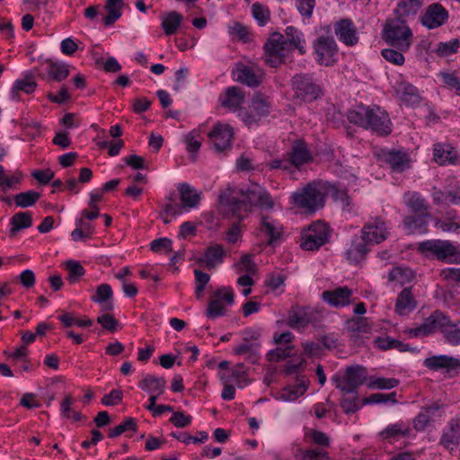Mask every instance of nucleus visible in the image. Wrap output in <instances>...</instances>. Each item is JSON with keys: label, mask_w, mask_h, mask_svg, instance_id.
<instances>
[{"label": "nucleus", "mask_w": 460, "mask_h": 460, "mask_svg": "<svg viewBox=\"0 0 460 460\" xmlns=\"http://www.w3.org/2000/svg\"><path fill=\"white\" fill-rule=\"evenodd\" d=\"M402 100L407 104L415 105L420 103V96L418 93L417 88L410 84L402 86Z\"/></svg>", "instance_id": "4d7b16f0"}, {"label": "nucleus", "mask_w": 460, "mask_h": 460, "mask_svg": "<svg viewBox=\"0 0 460 460\" xmlns=\"http://www.w3.org/2000/svg\"><path fill=\"white\" fill-rule=\"evenodd\" d=\"M97 323L102 326L103 329L111 332H115L119 325L117 319L111 314H102L97 317Z\"/></svg>", "instance_id": "69168bd1"}, {"label": "nucleus", "mask_w": 460, "mask_h": 460, "mask_svg": "<svg viewBox=\"0 0 460 460\" xmlns=\"http://www.w3.org/2000/svg\"><path fill=\"white\" fill-rule=\"evenodd\" d=\"M439 444L452 452L460 444V419H452L444 429Z\"/></svg>", "instance_id": "6ab92c4d"}, {"label": "nucleus", "mask_w": 460, "mask_h": 460, "mask_svg": "<svg viewBox=\"0 0 460 460\" xmlns=\"http://www.w3.org/2000/svg\"><path fill=\"white\" fill-rule=\"evenodd\" d=\"M330 235V227L325 223L314 222L302 232L300 246L305 251H316L329 241Z\"/></svg>", "instance_id": "0eeeda50"}, {"label": "nucleus", "mask_w": 460, "mask_h": 460, "mask_svg": "<svg viewBox=\"0 0 460 460\" xmlns=\"http://www.w3.org/2000/svg\"><path fill=\"white\" fill-rule=\"evenodd\" d=\"M296 354V350L292 346H287L286 348H277L270 350L267 357L270 361H280L287 358H290Z\"/></svg>", "instance_id": "bf43d9fd"}, {"label": "nucleus", "mask_w": 460, "mask_h": 460, "mask_svg": "<svg viewBox=\"0 0 460 460\" xmlns=\"http://www.w3.org/2000/svg\"><path fill=\"white\" fill-rule=\"evenodd\" d=\"M287 155L293 169H299L302 165L313 161V155L306 143L303 140L294 142L290 152Z\"/></svg>", "instance_id": "a211bd4d"}, {"label": "nucleus", "mask_w": 460, "mask_h": 460, "mask_svg": "<svg viewBox=\"0 0 460 460\" xmlns=\"http://www.w3.org/2000/svg\"><path fill=\"white\" fill-rule=\"evenodd\" d=\"M315 60L321 66H330L335 62L338 52L337 44L333 38L321 36L314 42Z\"/></svg>", "instance_id": "9d476101"}, {"label": "nucleus", "mask_w": 460, "mask_h": 460, "mask_svg": "<svg viewBox=\"0 0 460 460\" xmlns=\"http://www.w3.org/2000/svg\"><path fill=\"white\" fill-rule=\"evenodd\" d=\"M423 364L426 367L434 371L443 368L449 370L460 367V359L446 355H438L425 358Z\"/></svg>", "instance_id": "bb28decb"}, {"label": "nucleus", "mask_w": 460, "mask_h": 460, "mask_svg": "<svg viewBox=\"0 0 460 460\" xmlns=\"http://www.w3.org/2000/svg\"><path fill=\"white\" fill-rule=\"evenodd\" d=\"M245 367L244 365L240 363L235 366L234 368L231 370L230 375L223 374L220 378L226 379V382H233L238 387L243 388L247 385V382L244 379L245 376Z\"/></svg>", "instance_id": "de8ad7c7"}, {"label": "nucleus", "mask_w": 460, "mask_h": 460, "mask_svg": "<svg viewBox=\"0 0 460 460\" xmlns=\"http://www.w3.org/2000/svg\"><path fill=\"white\" fill-rule=\"evenodd\" d=\"M182 21V16L176 11H171L165 13L162 18V28L167 36L177 32Z\"/></svg>", "instance_id": "37998d69"}, {"label": "nucleus", "mask_w": 460, "mask_h": 460, "mask_svg": "<svg viewBox=\"0 0 460 460\" xmlns=\"http://www.w3.org/2000/svg\"><path fill=\"white\" fill-rule=\"evenodd\" d=\"M435 226L443 232H456L460 229V221H454V217H445L437 220Z\"/></svg>", "instance_id": "338daca9"}, {"label": "nucleus", "mask_w": 460, "mask_h": 460, "mask_svg": "<svg viewBox=\"0 0 460 460\" xmlns=\"http://www.w3.org/2000/svg\"><path fill=\"white\" fill-rule=\"evenodd\" d=\"M367 379V369L361 366L349 367L343 377H333L336 388L341 392H356Z\"/></svg>", "instance_id": "1a4fd4ad"}, {"label": "nucleus", "mask_w": 460, "mask_h": 460, "mask_svg": "<svg viewBox=\"0 0 460 460\" xmlns=\"http://www.w3.org/2000/svg\"><path fill=\"white\" fill-rule=\"evenodd\" d=\"M252 15L261 26L266 24L270 18V13L267 7L260 3H255L252 6Z\"/></svg>", "instance_id": "0e129e2a"}, {"label": "nucleus", "mask_w": 460, "mask_h": 460, "mask_svg": "<svg viewBox=\"0 0 460 460\" xmlns=\"http://www.w3.org/2000/svg\"><path fill=\"white\" fill-rule=\"evenodd\" d=\"M180 199L181 201V209L190 210L199 206L200 201V193L186 182L178 185Z\"/></svg>", "instance_id": "a878e982"}, {"label": "nucleus", "mask_w": 460, "mask_h": 460, "mask_svg": "<svg viewBox=\"0 0 460 460\" xmlns=\"http://www.w3.org/2000/svg\"><path fill=\"white\" fill-rule=\"evenodd\" d=\"M434 160L440 165L446 163L453 164L456 160V152L450 145L437 143L433 147Z\"/></svg>", "instance_id": "f704fd0d"}, {"label": "nucleus", "mask_w": 460, "mask_h": 460, "mask_svg": "<svg viewBox=\"0 0 460 460\" xmlns=\"http://www.w3.org/2000/svg\"><path fill=\"white\" fill-rule=\"evenodd\" d=\"M405 205L414 214L424 213L428 214L429 205L425 199L417 192H408L404 195Z\"/></svg>", "instance_id": "79ce46f5"}, {"label": "nucleus", "mask_w": 460, "mask_h": 460, "mask_svg": "<svg viewBox=\"0 0 460 460\" xmlns=\"http://www.w3.org/2000/svg\"><path fill=\"white\" fill-rule=\"evenodd\" d=\"M316 314L310 306L293 308L288 314V324L292 328H305L316 320Z\"/></svg>", "instance_id": "f3484780"}, {"label": "nucleus", "mask_w": 460, "mask_h": 460, "mask_svg": "<svg viewBox=\"0 0 460 460\" xmlns=\"http://www.w3.org/2000/svg\"><path fill=\"white\" fill-rule=\"evenodd\" d=\"M248 336L243 337V342L234 348L236 355H247V358L251 363L254 364L259 360V349L261 344L259 341H249Z\"/></svg>", "instance_id": "473e14b6"}, {"label": "nucleus", "mask_w": 460, "mask_h": 460, "mask_svg": "<svg viewBox=\"0 0 460 460\" xmlns=\"http://www.w3.org/2000/svg\"><path fill=\"white\" fill-rule=\"evenodd\" d=\"M397 403L396 392L389 394L376 393L364 398L363 404Z\"/></svg>", "instance_id": "603ef678"}, {"label": "nucleus", "mask_w": 460, "mask_h": 460, "mask_svg": "<svg viewBox=\"0 0 460 460\" xmlns=\"http://www.w3.org/2000/svg\"><path fill=\"white\" fill-rule=\"evenodd\" d=\"M260 233L267 237V244L274 245L282 235V226L271 217H261Z\"/></svg>", "instance_id": "4be33fe9"}, {"label": "nucleus", "mask_w": 460, "mask_h": 460, "mask_svg": "<svg viewBox=\"0 0 460 460\" xmlns=\"http://www.w3.org/2000/svg\"><path fill=\"white\" fill-rule=\"evenodd\" d=\"M292 200L298 208L305 209L306 212L314 213L324 206L323 188L316 182L308 183L300 191L292 194Z\"/></svg>", "instance_id": "39448f33"}, {"label": "nucleus", "mask_w": 460, "mask_h": 460, "mask_svg": "<svg viewBox=\"0 0 460 460\" xmlns=\"http://www.w3.org/2000/svg\"><path fill=\"white\" fill-rule=\"evenodd\" d=\"M439 77L442 82L450 89L460 91V78L455 73L441 72Z\"/></svg>", "instance_id": "774afa93"}, {"label": "nucleus", "mask_w": 460, "mask_h": 460, "mask_svg": "<svg viewBox=\"0 0 460 460\" xmlns=\"http://www.w3.org/2000/svg\"><path fill=\"white\" fill-rule=\"evenodd\" d=\"M322 299L332 307H344L354 303L353 291L348 287H339L322 293Z\"/></svg>", "instance_id": "dca6fc26"}, {"label": "nucleus", "mask_w": 460, "mask_h": 460, "mask_svg": "<svg viewBox=\"0 0 460 460\" xmlns=\"http://www.w3.org/2000/svg\"><path fill=\"white\" fill-rule=\"evenodd\" d=\"M411 428L409 425L399 421L397 423L387 426L380 432V436L384 439H398L400 438H408L411 434Z\"/></svg>", "instance_id": "4c0bfd02"}, {"label": "nucleus", "mask_w": 460, "mask_h": 460, "mask_svg": "<svg viewBox=\"0 0 460 460\" xmlns=\"http://www.w3.org/2000/svg\"><path fill=\"white\" fill-rule=\"evenodd\" d=\"M286 49H288V41L285 40V37L279 32L272 33L270 38L264 44L266 55L285 56Z\"/></svg>", "instance_id": "c9c22d12"}, {"label": "nucleus", "mask_w": 460, "mask_h": 460, "mask_svg": "<svg viewBox=\"0 0 460 460\" xmlns=\"http://www.w3.org/2000/svg\"><path fill=\"white\" fill-rule=\"evenodd\" d=\"M291 85L296 97L304 101L312 102L323 95L320 81L314 78V74H296L292 77Z\"/></svg>", "instance_id": "423d86ee"}, {"label": "nucleus", "mask_w": 460, "mask_h": 460, "mask_svg": "<svg viewBox=\"0 0 460 460\" xmlns=\"http://www.w3.org/2000/svg\"><path fill=\"white\" fill-rule=\"evenodd\" d=\"M65 265L68 271L67 279L70 283L77 282L85 273L84 267L76 261H67Z\"/></svg>", "instance_id": "5fc2aeb1"}, {"label": "nucleus", "mask_w": 460, "mask_h": 460, "mask_svg": "<svg viewBox=\"0 0 460 460\" xmlns=\"http://www.w3.org/2000/svg\"><path fill=\"white\" fill-rule=\"evenodd\" d=\"M137 425L135 419L128 417L124 420V422L110 429L109 437L117 438L128 430L135 431L137 430Z\"/></svg>", "instance_id": "052dcab7"}, {"label": "nucleus", "mask_w": 460, "mask_h": 460, "mask_svg": "<svg viewBox=\"0 0 460 460\" xmlns=\"http://www.w3.org/2000/svg\"><path fill=\"white\" fill-rule=\"evenodd\" d=\"M112 289L109 284L103 283L97 287L95 295L91 297L92 301L101 305L103 312L113 310Z\"/></svg>", "instance_id": "c756f323"}, {"label": "nucleus", "mask_w": 460, "mask_h": 460, "mask_svg": "<svg viewBox=\"0 0 460 460\" xmlns=\"http://www.w3.org/2000/svg\"><path fill=\"white\" fill-rule=\"evenodd\" d=\"M285 32V40L288 41V49H298L300 54L305 53L303 33L294 26H288Z\"/></svg>", "instance_id": "ea45409f"}, {"label": "nucleus", "mask_w": 460, "mask_h": 460, "mask_svg": "<svg viewBox=\"0 0 460 460\" xmlns=\"http://www.w3.org/2000/svg\"><path fill=\"white\" fill-rule=\"evenodd\" d=\"M399 385V380L396 378L388 377H376L370 380L367 384L370 389H392Z\"/></svg>", "instance_id": "13d9d810"}, {"label": "nucleus", "mask_w": 460, "mask_h": 460, "mask_svg": "<svg viewBox=\"0 0 460 460\" xmlns=\"http://www.w3.org/2000/svg\"><path fill=\"white\" fill-rule=\"evenodd\" d=\"M208 137L214 149L217 152H223L231 147L234 132L229 125L217 122L208 134Z\"/></svg>", "instance_id": "2eb2a0df"}, {"label": "nucleus", "mask_w": 460, "mask_h": 460, "mask_svg": "<svg viewBox=\"0 0 460 460\" xmlns=\"http://www.w3.org/2000/svg\"><path fill=\"white\" fill-rule=\"evenodd\" d=\"M226 257V251L220 244L208 246L203 255L199 258V263L206 266L208 270H213L221 264Z\"/></svg>", "instance_id": "393cba45"}, {"label": "nucleus", "mask_w": 460, "mask_h": 460, "mask_svg": "<svg viewBox=\"0 0 460 460\" xmlns=\"http://www.w3.org/2000/svg\"><path fill=\"white\" fill-rule=\"evenodd\" d=\"M34 72L41 79L59 83L69 75V66L63 61L46 59L34 67Z\"/></svg>", "instance_id": "6e6552de"}, {"label": "nucleus", "mask_w": 460, "mask_h": 460, "mask_svg": "<svg viewBox=\"0 0 460 460\" xmlns=\"http://www.w3.org/2000/svg\"><path fill=\"white\" fill-rule=\"evenodd\" d=\"M419 251L441 261L460 263V249L448 240L433 239L419 243Z\"/></svg>", "instance_id": "20e7f679"}, {"label": "nucleus", "mask_w": 460, "mask_h": 460, "mask_svg": "<svg viewBox=\"0 0 460 460\" xmlns=\"http://www.w3.org/2000/svg\"><path fill=\"white\" fill-rule=\"evenodd\" d=\"M234 79L249 87H257L262 80V73L259 68L240 65L233 71Z\"/></svg>", "instance_id": "aec40b11"}, {"label": "nucleus", "mask_w": 460, "mask_h": 460, "mask_svg": "<svg viewBox=\"0 0 460 460\" xmlns=\"http://www.w3.org/2000/svg\"><path fill=\"white\" fill-rule=\"evenodd\" d=\"M429 217V213H417L415 215H410L404 217L403 226L407 230L408 234L414 233H425L427 227V218Z\"/></svg>", "instance_id": "7c9ffc66"}, {"label": "nucleus", "mask_w": 460, "mask_h": 460, "mask_svg": "<svg viewBox=\"0 0 460 460\" xmlns=\"http://www.w3.org/2000/svg\"><path fill=\"white\" fill-rule=\"evenodd\" d=\"M384 40L401 51H407L412 43V31L400 17L388 20L382 31Z\"/></svg>", "instance_id": "7ed1b4c3"}, {"label": "nucleus", "mask_w": 460, "mask_h": 460, "mask_svg": "<svg viewBox=\"0 0 460 460\" xmlns=\"http://www.w3.org/2000/svg\"><path fill=\"white\" fill-rule=\"evenodd\" d=\"M414 278L413 272L407 268L395 267L390 270L388 274V280L391 282H398L400 285H403L410 282Z\"/></svg>", "instance_id": "09e8293b"}, {"label": "nucleus", "mask_w": 460, "mask_h": 460, "mask_svg": "<svg viewBox=\"0 0 460 460\" xmlns=\"http://www.w3.org/2000/svg\"><path fill=\"white\" fill-rule=\"evenodd\" d=\"M243 92L237 86H230L226 89L225 96H221L219 101L221 105L232 111H236L244 101Z\"/></svg>", "instance_id": "c85d7f7f"}, {"label": "nucleus", "mask_w": 460, "mask_h": 460, "mask_svg": "<svg viewBox=\"0 0 460 460\" xmlns=\"http://www.w3.org/2000/svg\"><path fill=\"white\" fill-rule=\"evenodd\" d=\"M376 155L379 162L388 165L395 172H402L411 168V158L404 151L381 149Z\"/></svg>", "instance_id": "9b49d317"}, {"label": "nucleus", "mask_w": 460, "mask_h": 460, "mask_svg": "<svg viewBox=\"0 0 460 460\" xmlns=\"http://www.w3.org/2000/svg\"><path fill=\"white\" fill-rule=\"evenodd\" d=\"M417 307L411 288H404L398 295L395 302V312L400 315H408Z\"/></svg>", "instance_id": "cd10ccee"}, {"label": "nucleus", "mask_w": 460, "mask_h": 460, "mask_svg": "<svg viewBox=\"0 0 460 460\" xmlns=\"http://www.w3.org/2000/svg\"><path fill=\"white\" fill-rule=\"evenodd\" d=\"M200 132L201 127L191 130L184 136V142L187 145V151L192 155H195L201 146Z\"/></svg>", "instance_id": "3c124183"}, {"label": "nucleus", "mask_w": 460, "mask_h": 460, "mask_svg": "<svg viewBox=\"0 0 460 460\" xmlns=\"http://www.w3.org/2000/svg\"><path fill=\"white\" fill-rule=\"evenodd\" d=\"M33 220L30 212H18L10 218L9 236L13 238L16 234L26 228L32 226Z\"/></svg>", "instance_id": "2f4dec72"}, {"label": "nucleus", "mask_w": 460, "mask_h": 460, "mask_svg": "<svg viewBox=\"0 0 460 460\" xmlns=\"http://www.w3.org/2000/svg\"><path fill=\"white\" fill-rule=\"evenodd\" d=\"M165 379L153 375H146L140 382L139 387L150 394L161 395L164 392Z\"/></svg>", "instance_id": "72a5a7b5"}, {"label": "nucleus", "mask_w": 460, "mask_h": 460, "mask_svg": "<svg viewBox=\"0 0 460 460\" xmlns=\"http://www.w3.org/2000/svg\"><path fill=\"white\" fill-rule=\"evenodd\" d=\"M451 322L450 317L440 310H435L429 317L423 321V329L427 335H430L438 331L444 335V331L447 329Z\"/></svg>", "instance_id": "412c9836"}, {"label": "nucleus", "mask_w": 460, "mask_h": 460, "mask_svg": "<svg viewBox=\"0 0 460 460\" xmlns=\"http://www.w3.org/2000/svg\"><path fill=\"white\" fill-rule=\"evenodd\" d=\"M252 112L255 113L258 119L266 117L270 114L271 109L270 101L261 94H257L252 98L251 104Z\"/></svg>", "instance_id": "49530a36"}, {"label": "nucleus", "mask_w": 460, "mask_h": 460, "mask_svg": "<svg viewBox=\"0 0 460 460\" xmlns=\"http://www.w3.org/2000/svg\"><path fill=\"white\" fill-rule=\"evenodd\" d=\"M347 118L350 123L371 129L379 136H388L392 132L389 115L378 106L358 105L348 111Z\"/></svg>", "instance_id": "f03ea898"}, {"label": "nucleus", "mask_w": 460, "mask_h": 460, "mask_svg": "<svg viewBox=\"0 0 460 460\" xmlns=\"http://www.w3.org/2000/svg\"><path fill=\"white\" fill-rule=\"evenodd\" d=\"M306 392V387L304 385H296V387L284 388L278 397L284 402L296 401L299 396L303 395Z\"/></svg>", "instance_id": "6e6d98bb"}, {"label": "nucleus", "mask_w": 460, "mask_h": 460, "mask_svg": "<svg viewBox=\"0 0 460 460\" xmlns=\"http://www.w3.org/2000/svg\"><path fill=\"white\" fill-rule=\"evenodd\" d=\"M35 75H37V73L34 72L33 68L30 74L25 75L23 79L16 80L12 87V98L15 99L20 91H22L27 94L33 93L37 87V84L34 81Z\"/></svg>", "instance_id": "e433bc0d"}, {"label": "nucleus", "mask_w": 460, "mask_h": 460, "mask_svg": "<svg viewBox=\"0 0 460 460\" xmlns=\"http://www.w3.org/2000/svg\"><path fill=\"white\" fill-rule=\"evenodd\" d=\"M448 11L439 3L429 4L420 16L421 24L429 30L438 28L448 20Z\"/></svg>", "instance_id": "4468645a"}, {"label": "nucleus", "mask_w": 460, "mask_h": 460, "mask_svg": "<svg viewBox=\"0 0 460 460\" xmlns=\"http://www.w3.org/2000/svg\"><path fill=\"white\" fill-rule=\"evenodd\" d=\"M402 52L398 49H385L381 51V55L386 61L396 66H402L405 60Z\"/></svg>", "instance_id": "680f3d73"}, {"label": "nucleus", "mask_w": 460, "mask_h": 460, "mask_svg": "<svg viewBox=\"0 0 460 460\" xmlns=\"http://www.w3.org/2000/svg\"><path fill=\"white\" fill-rule=\"evenodd\" d=\"M334 31L338 39L348 46H353L358 41L354 23L349 19H343L337 22Z\"/></svg>", "instance_id": "b1692460"}, {"label": "nucleus", "mask_w": 460, "mask_h": 460, "mask_svg": "<svg viewBox=\"0 0 460 460\" xmlns=\"http://www.w3.org/2000/svg\"><path fill=\"white\" fill-rule=\"evenodd\" d=\"M423 4V0H400L394 10L397 17L403 19V17L415 16L420 10Z\"/></svg>", "instance_id": "58836bf2"}, {"label": "nucleus", "mask_w": 460, "mask_h": 460, "mask_svg": "<svg viewBox=\"0 0 460 460\" xmlns=\"http://www.w3.org/2000/svg\"><path fill=\"white\" fill-rule=\"evenodd\" d=\"M234 294L230 288H222L214 292V299L208 302L206 315L209 319H216L226 314V309L222 302L226 305H233Z\"/></svg>", "instance_id": "f8f14e48"}, {"label": "nucleus", "mask_w": 460, "mask_h": 460, "mask_svg": "<svg viewBox=\"0 0 460 460\" xmlns=\"http://www.w3.org/2000/svg\"><path fill=\"white\" fill-rule=\"evenodd\" d=\"M361 234L371 244H378L386 240L389 235L386 222L381 217H371L363 226Z\"/></svg>", "instance_id": "ddd939ff"}, {"label": "nucleus", "mask_w": 460, "mask_h": 460, "mask_svg": "<svg viewBox=\"0 0 460 460\" xmlns=\"http://www.w3.org/2000/svg\"><path fill=\"white\" fill-rule=\"evenodd\" d=\"M444 339L452 346L460 345V322H450L447 329L444 331Z\"/></svg>", "instance_id": "864d4df0"}, {"label": "nucleus", "mask_w": 460, "mask_h": 460, "mask_svg": "<svg viewBox=\"0 0 460 460\" xmlns=\"http://www.w3.org/2000/svg\"><path fill=\"white\" fill-rule=\"evenodd\" d=\"M123 6V0H106L104 8L108 14L102 19L103 23L106 26H111L119 20L122 15L121 9Z\"/></svg>", "instance_id": "a19ab883"}, {"label": "nucleus", "mask_w": 460, "mask_h": 460, "mask_svg": "<svg viewBox=\"0 0 460 460\" xmlns=\"http://www.w3.org/2000/svg\"><path fill=\"white\" fill-rule=\"evenodd\" d=\"M296 7L301 16L309 19L313 15L316 4L315 0H295Z\"/></svg>", "instance_id": "e2e57ef3"}, {"label": "nucleus", "mask_w": 460, "mask_h": 460, "mask_svg": "<svg viewBox=\"0 0 460 460\" xmlns=\"http://www.w3.org/2000/svg\"><path fill=\"white\" fill-rule=\"evenodd\" d=\"M219 202L228 207L234 214L248 212L254 206L271 208L274 205L270 193L257 183L237 190L228 189L219 195Z\"/></svg>", "instance_id": "f257e3e1"}, {"label": "nucleus", "mask_w": 460, "mask_h": 460, "mask_svg": "<svg viewBox=\"0 0 460 460\" xmlns=\"http://www.w3.org/2000/svg\"><path fill=\"white\" fill-rule=\"evenodd\" d=\"M40 198V194L35 190L20 192L13 197L15 204L20 208H29L33 206Z\"/></svg>", "instance_id": "8fccbe9b"}, {"label": "nucleus", "mask_w": 460, "mask_h": 460, "mask_svg": "<svg viewBox=\"0 0 460 460\" xmlns=\"http://www.w3.org/2000/svg\"><path fill=\"white\" fill-rule=\"evenodd\" d=\"M344 394L341 400V407L346 414H351L358 411L363 404L359 402L358 395L356 392H342Z\"/></svg>", "instance_id": "a18cd8bd"}, {"label": "nucleus", "mask_w": 460, "mask_h": 460, "mask_svg": "<svg viewBox=\"0 0 460 460\" xmlns=\"http://www.w3.org/2000/svg\"><path fill=\"white\" fill-rule=\"evenodd\" d=\"M371 243L367 241V239L361 236H354L351 241L350 246L347 249L345 254L347 260L350 263H358L363 261L368 252V245Z\"/></svg>", "instance_id": "5701e85b"}, {"label": "nucleus", "mask_w": 460, "mask_h": 460, "mask_svg": "<svg viewBox=\"0 0 460 460\" xmlns=\"http://www.w3.org/2000/svg\"><path fill=\"white\" fill-rule=\"evenodd\" d=\"M375 344L377 348L382 350H388L395 349L399 351H415V349H411L408 344L402 342L397 339L391 338L389 336L377 337L375 340Z\"/></svg>", "instance_id": "c03bdc74"}]
</instances>
